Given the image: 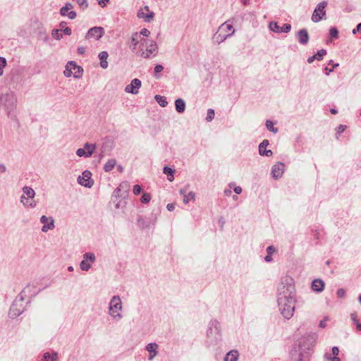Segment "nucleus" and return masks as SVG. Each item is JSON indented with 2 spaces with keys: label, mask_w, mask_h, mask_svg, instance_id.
I'll use <instances>...</instances> for the list:
<instances>
[{
  "label": "nucleus",
  "mask_w": 361,
  "mask_h": 361,
  "mask_svg": "<svg viewBox=\"0 0 361 361\" xmlns=\"http://www.w3.org/2000/svg\"><path fill=\"white\" fill-rule=\"evenodd\" d=\"M17 106V97L11 90L0 94V108L3 109L8 118L13 119L16 117L15 110Z\"/></svg>",
  "instance_id": "f257e3e1"
},
{
  "label": "nucleus",
  "mask_w": 361,
  "mask_h": 361,
  "mask_svg": "<svg viewBox=\"0 0 361 361\" xmlns=\"http://www.w3.org/2000/svg\"><path fill=\"white\" fill-rule=\"evenodd\" d=\"M277 302L283 317L286 319H290L295 312V296L278 297Z\"/></svg>",
  "instance_id": "f03ea898"
},
{
  "label": "nucleus",
  "mask_w": 361,
  "mask_h": 361,
  "mask_svg": "<svg viewBox=\"0 0 361 361\" xmlns=\"http://www.w3.org/2000/svg\"><path fill=\"white\" fill-rule=\"evenodd\" d=\"M30 288V285H27L23 290L16 296L13 302L10 310L9 317L11 318H16L20 316L25 310V305H24L25 297L26 296L27 289Z\"/></svg>",
  "instance_id": "7ed1b4c3"
},
{
  "label": "nucleus",
  "mask_w": 361,
  "mask_h": 361,
  "mask_svg": "<svg viewBox=\"0 0 361 361\" xmlns=\"http://www.w3.org/2000/svg\"><path fill=\"white\" fill-rule=\"evenodd\" d=\"M317 339L316 333H310L298 340V346L302 352L299 354L298 361H302L303 353H307L312 350Z\"/></svg>",
  "instance_id": "20e7f679"
},
{
  "label": "nucleus",
  "mask_w": 361,
  "mask_h": 361,
  "mask_svg": "<svg viewBox=\"0 0 361 361\" xmlns=\"http://www.w3.org/2000/svg\"><path fill=\"white\" fill-rule=\"evenodd\" d=\"M295 296L294 279L290 276H284L281 279L278 287V297Z\"/></svg>",
  "instance_id": "39448f33"
},
{
  "label": "nucleus",
  "mask_w": 361,
  "mask_h": 361,
  "mask_svg": "<svg viewBox=\"0 0 361 361\" xmlns=\"http://www.w3.org/2000/svg\"><path fill=\"white\" fill-rule=\"evenodd\" d=\"M207 337L208 341L212 344H217L221 341L220 323L216 320H211L208 325L207 331Z\"/></svg>",
  "instance_id": "423d86ee"
},
{
  "label": "nucleus",
  "mask_w": 361,
  "mask_h": 361,
  "mask_svg": "<svg viewBox=\"0 0 361 361\" xmlns=\"http://www.w3.org/2000/svg\"><path fill=\"white\" fill-rule=\"evenodd\" d=\"M235 30L231 24L225 22L219 27L218 31L214 34L213 39L217 44H221L228 37L232 36Z\"/></svg>",
  "instance_id": "0eeeda50"
},
{
  "label": "nucleus",
  "mask_w": 361,
  "mask_h": 361,
  "mask_svg": "<svg viewBox=\"0 0 361 361\" xmlns=\"http://www.w3.org/2000/svg\"><path fill=\"white\" fill-rule=\"evenodd\" d=\"M109 314L115 319L120 320L122 315L120 312L122 310V302L118 295H114L109 302Z\"/></svg>",
  "instance_id": "6e6552de"
},
{
  "label": "nucleus",
  "mask_w": 361,
  "mask_h": 361,
  "mask_svg": "<svg viewBox=\"0 0 361 361\" xmlns=\"http://www.w3.org/2000/svg\"><path fill=\"white\" fill-rule=\"evenodd\" d=\"M82 67L78 66L75 61H70L67 63L63 73L66 77H71L73 75L75 78H80L82 77Z\"/></svg>",
  "instance_id": "1a4fd4ad"
},
{
  "label": "nucleus",
  "mask_w": 361,
  "mask_h": 361,
  "mask_svg": "<svg viewBox=\"0 0 361 361\" xmlns=\"http://www.w3.org/2000/svg\"><path fill=\"white\" fill-rule=\"evenodd\" d=\"M327 1H323L319 3L314 8L312 15V20L314 23H318L321 21L326 16V7L327 6Z\"/></svg>",
  "instance_id": "9d476101"
},
{
  "label": "nucleus",
  "mask_w": 361,
  "mask_h": 361,
  "mask_svg": "<svg viewBox=\"0 0 361 361\" xmlns=\"http://www.w3.org/2000/svg\"><path fill=\"white\" fill-rule=\"evenodd\" d=\"M95 255L92 252H86L83 255V259L80 264L81 270L87 271L91 268V263L94 262Z\"/></svg>",
  "instance_id": "9b49d317"
},
{
  "label": "nucleus",
  "mask_w": 361,
  "mask_h": 361,
  "mask_svg": "<svg viewBox=\"0 0 361 361\" xmlns=\"http://www.w3.org/2000/svg\"><path fill=\"white\" fill-rule=\"evenodd\" d=\"M269 29L271 32L276 33H288L291 30V25L289 23H285L282 27H280L277 22L271 21L269 23Z\"/></svg>",
  "instance_id": "f8f14e48"
},
{
  "label": "nucleus",
  "mask_w": 361,
  "mask_h": 361,
  "mask_svg": "<svg viewBox=\"0 0 361 361\" xmlns=\"http://www.w3.org/2000/svg\"><path fill=\"white\" fill-rule=\"evenodd\" d=\"M92 173L85 170L82 172V176H79L78 178V182L81 185L85 188H91L93 185V180L91 179Z\"/></svg>",
  "instance_id": "ddd939ff"
},
{
  "label": "nucleus",
  "mask_w": 361,
  "mask_h": 361,
  "mask_svg": "<svg viewBox=\"0 0 361 361\" xmlns=\"http://www.w3.org/2000/svg\"><path fill=\"white\" fill-rule=\"evenodd\" d=\"M104 30L102 27H93L90 28L85 35V38L89 39L94 38V39H99L103 37Z\"/></svg>",
  "instance_id": "4468645a"
},
{
  "label": "nucleus",
  "mask_w": 361,
  "mask_h": 361,
  "mask_svg": "<svg viewBox=\"0 0 361 361\" xmlns=\"http://www.w3.org/2000/svg\"><path fill=\"white\" fill-rule=\"evenodd\" d=\"M141 85V80L138 78H134L131 80L130 84L126 86L125 91L127 93L137 94L139 92Z\"/></svg>",
  "instance_id": "2eb2a0df"
},
{
  "label": "nucleus",
  "mask_w": 361,
  "mask_h": 361,
  "mask_svg": "<svg viewBox=\"0 0 361 361\" xmlns=\"http://www.w3.org/2000/svg\"><path fill=\"white\" fill-rule=\"evenodd\" d=\"M40 222L44 224L42 227V231L44 233L47 232L49 230H52L55 227L54 221L52 217L48 218L45 215H42L40 218Z\"/></svg>",
  "instance_id": "dca6fc26"
},
{
  "label": "nucleus",
  "mask_w": 361,
  "mask_h": 361,
  "mask_svg": "<svg viewBox=\"0 0 361 361\" xmlns=\"http://www.w3.org/2000/svg\"><path fill=\"white\" fill-rule=\"evenodd\" d=\"M73 8V6L71 3H66L65 6H63L60 9V14L63 16H68V18L73 20L76 18V13L73 11H71Z\"/></svg>",
  "instance_id": "f3484780"
},
{
  "label": "nucleus",
  "mask_w": 361,
  "mask_h": 361,
  "mask_svg": "<svg viewBox=\"0 0 361 361\" xmlns=\"http://www.w3.org/2000/svg\"><path fill=\"white\" fill-rule=\"evenodd\" d=\"M159 345L156 343H149L146 347L145 350L149 352L148 360L152 361L154 357L158 355Z\"/></svg>",
  "instance_id": "a211bd4d"
},
{
  "label": "nucleus",
  "mask_w": 361,
  "mask_h": 361,
  "mask_svg": "<svg viewBox=\"0 0 361 361\" xmlns=\"http://www.w3.org/2000/svg\"><path fill=\"white\" fill-rule=\"evenodd\" d=\"M158 46L156 42H152L145 51H142L141 56L145 59L150 58L152 55L155 56L157 53Z\"/></svg>",
  "instance_id": "6ab92c4d"
},
{
  "label": "nucleus",
  "mask_w": 361,
  "mask_h": 361,
  "mask_svg": "<svg viewBox=\"0 0 361 361\" xmlns=\"http://www.w3.org/2000/svg\"><path fill=\"white\" fill-rule=\"evenodd\" d=\"M284 172V164L279 162L274 164L271 168V176L274 178L278 179L281 178Z\"/></svg>",
  "instance_id": "aec40b11"
},
{
  "label": "nucleus",
  "mask_w": 361,
  "mask_h": 361,
  "mask_svg": "<svg viewBox=\"0 0 361 361\" xmlns=\"http://www.w3.org/2000/svg\"><path fill=\"white\" fill-rule=\"evenodd\" d=\"M295 36L298 42L302 45H305L309 42L310 36L307 30L305 28L298 30Z\"/></svg>",
  "instance_id": "412c9836"
},
{
  "label": "nucleus",
  "mask_w": 361,
  "mask_h": 361,
  "mask_svg": "<svg viewBox=\"0 0 361 361\" xmlns=\"http://www.w3.org/2000/svg\"><path fill=\"white\" fill-rule=\"evenodd\" d=\"M325 283L323 280L316 279L312 282V290L316 293H321L324 290Z\"/></svg>",
  "instance_id": "4be33fe9"
},
{
  "label": "nucleus",
  "mask_w": 361,
  "mask_h": 361,
  "mask_svg": "<svg viewBox=\"0 0 361 361\" xmlns=\"http://www.w3.org/2000/svg\"><path fill=\"white\" fill-rule=\"evenodd\" d=\"M22 80L23 78L20 73H16L13 74L11 77V81H13V82H16V85H13V88L18 89L19 87H21L23 85Z\"/></svg>",
  "instance_id": "5701e85b"
},
{
  "label": "nucleus",
  "mask_w": 361,
  "mask_h": 361,
  "mask_svg": "<svg viewBox=\"0 0 361 361\" xmlns=\"http://www.w3.org/2000/svg\"><path fill=\"white\" fill-rule=\"evenodd\" d=\"M130 188V184L128 181L122 182L119 186L114 190V195L115 196H118V192L121 191H123L125 194L128 193V191Z\"/></svg>",
  "instance_id": "b1692460"
},
{
  "label": "nucleus",
  "mask_w": 361,
  "mask_h": 361,
  "mask_svg": "<svg viewBox=\"0 0 361 361\" xmlns=\"http://www.w3.org/2000/svg\"><path fill=\"white\" fill-rule=\"evenodd\" d=\"M175 108L178 113L183 114L185 112V101L181 99L178 98L175 100Z\"/></svg>",
  "instance_id": "393cba45"
},
{
  "label": "nucleus",
  "mask_w": 361,
  "mask_h": 361,
  "mask_svg": "<svg viewBox=\"0 0 361 361\" xmlns=\"http://www.w3.org/2000/svg\"><path fill=\"white\" fill-rule=\"evenodd\" d=\"M98 56L100 60V66L102 68H104V69L108 67V62H107V59L109 56L108 53L105 51H103L99 54Z\"/></svg>",
  "instance_id": "a878e982"
},
{
  "label": "nucleus",
  "mask_w": 361,
  "mask_h": 361,
  "mask_svg": "<svg viewBox=\"0 0 361 361\" xmlns=\"http://www.w3.org/2000/svg\"><path fill=\"white\" fill-rule=\"evenodd\" d=\"M137 17L139 18H143L145 22L149 23L151 22L154 17V13L153 11L149 12L148 13L145 14L142 11H139L137 13Z\"/></svg>",
  "instance_id": "bb28decb"
},
{
  "label": "nucleus",
  "mask_w": 361,
  "mask_h": 361,
  "mask_svg": "<svg viewBox=\"0 0 361 361\" xmlns=\"http://www.w3.org/2000/svg\"><path fill=\"white\" fill-rule=\"evenodd\" d=\"M239 354L235 350H232L227 353L224 357V361H237Z\"/></svg>",
  "instance_id": "cd10ccee"
},
{
  "label": "nucleus",
  "mask_w": 361,
  "mask_h": 361,
  "mask_svg": "<svg viewBox=\"0 0 361 361\" xmlns=\"http://www.w3.org/2000/svg\"><path fill=\"white\" fill-rule=\"evenodd\" d=\"M163 173L167 176V179L169 181H173L174 179L175 170L166 166L163 168Z\"/></svg>",
  "instance_id": "c85d7f7f"
},
{
  "label": "nucleus",
  "mask_w": 361,
  "mask_h": 361,
  "mask_svg": "<svg viewBox=\"0 0 361 361\" xmlns=\"http://www.w3.org/2000/svg\"><path fill=\"white\" fill-rule=\"evenodd\" d=\"M116 164V160L115 159H111L107 161V162L104 164V170L106 172L111 171L115 166Z\"/></svg>",
  "instance_id": "c756f323"
},
{
  "label": "nucleus",
  "mask_w": 361,
  "mask_h": 361,
  "mask_svg": "<svg viewBox=\"0 0 361 361\" xmlns=\"http://www.w3.org/2000/svg\"><path fill=\"white\" fill-rule=\"evenodd\" d=\"M156 102L161 106L165 107L168 104V102L166 98L164 96H161L159 94H156L154 97Z\"/></svg>",
  "instance_id": "7c9ffc66"
},
{
  "label": "nucleus",
  "mask_w": 361,
  "mask_h": 361,
  "mask_svg": "<svg viewBox=\"0 0 361 361\" xmlns=\"http://www.w3.org/2000/svg\"><path fill=\"white\" fill-rule=\"evenodd\" d=\"M23 192L24 195H26L27 196V197L31 198V199L34 198V197L35 195V190L32 188L28 187V186H24L23 188Z\"/></svg>",
  "instance_id": "2f4dec72"
},
{
  "label": "nucleus",
  "mask_w": 361,
  "mask_h": 361,
  "mask_svg": "<svg viewBox=\"0 0 361 361\" xmlns=\"http://www.w3.org/2000/svg\"><path fill=\"white\" fill-rule=\"evenodd\" d=\"M328 64L331 65L332 68H329L327 66L324 68L325 73L326 75H329V74L334 71V68L339 66V63H334L333 60H330Z\"/></svg>",
  "instance_id": "473e14b6"
},
{
  "label": "nucleus",
  "mask_w": 361,
  "mask_h": 361,
  "mask_svg": "<svg viewBox=\"0 0 361 361\" xmlns=\"http://www.w3.org/2000/svg\"><path fill=\"white\" fill-rule=\"evenodd\" d=\"M76 154L80 157L88 158L91 157V152H87L83 148H79L76 150Z\"/></svg>",
  "instance_id": "72a5a7b5"
},
{
  "label": "nucleus",
  "mask_w": 361,
  "mask_h": 361,
  "mask_svg": "<svg viewBox=\"0 0 361 361\" xmlns=\"http://www.w3.org/2000/svg\"><path fill=\"white\" fill-rule=\"evenodd\" d=\"M139 34L137 32H134L130 38V43L133 45L132 50L134 51L136 49V47L139 42L138 40Z\"/></svg>",
  "instance_id": "f704fd0d"
},
{
  "label": "nucleus",
  "mask_w": 361,
  "mask_h": 361,
  "mask_svg": "<svg viewBox=\"0 0 361 361\" xmlns=\"http://www.w3.org/2000/svg\"><path fill=\"white\" fill-rule=\"evenodd\" d=\"M66 22H61L60 23V30L62 31L65 35H71L72 32L71 29L68 27H66Z\"/></svg>",
  "instance_id": "c9c22d12"
},
{
  "label": "nucleus",
  "mask_w": 361,
  "mask_h": 361,
  "mask_svg": "<svg viewBox=\"0 0 361 361\" xmlns=\"http://www.w3.org/2000/svg\"><path fill=\"white\" fill-rule=\"evenodd\" d=\"M83 149H85V150L87 152H91V156H92V154L94 153V152L95 151V149H97V145L95 143L91 144L89 142H86L84 145Z\"/></svg>",
  "instance_id": "e433bc0d"
},
{
  "label": "nucleus",
  "mask_w": 361,
  "mask_h": 361,
  "mask_svg": "<svg viewBox=\"0 0 361 361\" xmlns=\"http://www.w3.org/2000/svg\"><path fill=\"white\" fill-rule=\"evenodd\" d=\"M163 70H164V66L162 65H160V64L156 65L154 67V78H156L157 79L160 78L161 75H159V73L161 71H163Z\"/></svg>",
  "instance_id": "4c0bfd02"
},
{
  "label": "nucleus",
  "mask_w": 361,
  "mask_h": 361,
  "mask_svg": "<svg viewBox=\"0 0 361 361\" xmlns=\"http://www.w3.org/2000/svg\"><path fill=\"white\" fill-rule=\"evenodd\" d=\"M195 197V193L194 192H189L187 195H185L183 197L184 204H187L189 203L190 200H194Z\"/></svg>",
  "instance_id": "58836bf2"
},
{
  "label": "nucleus",
  "mask_w": 361,
  "mask_h": 361,
  "mask_svg": "<svg viewBox=\"0 0 361 361\" xmlns=\"http://www.w3.org/2000/svg\"><path fill=\"white\" fill-rule=\"evenodd\" d=\"M266 128L271 132L276 133L278 128L274 126V123L271 121L267 120L266 121Z\"/></svg>",
  "instance_id": "ea45409f"
},
{
  "label": "nucleus",
  "mask_w": 361,
  "mask_h": 361,
  "mask_svg": "<svg viewBox=\"0 0 361 361\" xmlns=\"http://www.w3.org/2000/svg\"><path fill=\"white\" fill-rule=\"evenodd\" d=\"M329 35L332 39H337L338 37V30L336 27H331L329 29Z\"/></svg>",
  "instance_id": "a19ab883"
},
{
  "label": "nucleus",
  "mask_w": 361,
  "mask_h": 361,
  "mask_svg": "<svg viewBox=\"0 0 361 361\" xmlns=\"http://www.w3.org/2000/svg\"><path fill=\"white\" fill-rule=\"evenodd\" d=\"M269 145V142L268 140H264L259 145V154L261 153L264 150H267V147Z\"/></svg>",
  "instance_id": "79ce46f5"
},
{
  "label": "nucleus",
  "mask_w": 361,
  "mask_h": 361,
  "mask_svg": "<svg viewBox=\"0 0 361 361\" xmlns=\"http://www.w3.org/2000/svg\"><path fill=\"white\" fill-rule=\"evenodd\" d=\"M326 54V49H320L317 51V52L314 54L316 56V59L318 61H321L323 59L324 56Z\"/></svg>",
  "instance_id": "37998d69"
},
{
  "label": "nucleus",
  "mask_w": 361,
  "mask_h": 361,
  "mask_svg": "<svg viewBox=\"0 0 361 361\" xmlns=\"http://www.w3.org/2000/svg\"><path fill=\"white\" fill-rule=\"evenodd\" d=\"M29 285L30 286V288L29 289H27L26 293H29L31 297L36 296L42 290V289H39L38 291H35V290H34L35 288V286H31L30 284Z\"/></svg>",
  "instance_id": "c03bdc74"
},
{
  "label": "nucleus",
  "mask_w": 361,
  "mask_h": 361,
  "mask_svg": "<svg viewBox=\"0 0 361 361\" xmlns=\"http://www.w3.org/2000/svg\"><path fill=\"white\" fill-rule=\"evenodd\" d=\"M151 200V195L149 193H143L140 197V201L143 204L149 203Z\"/></svg>",
  "instance_id": "a18cd8bd"
},
{
  "label": "nucleus",
  "mask_w": 361,
  "mask_h": 361,
  "mask_svg": "<svg viewBox=\"0 0 361 361\" xmlns=\"http://www.w3.org/2000/svg\"><path fill=\"white\" fill-rule=\"evenodd\" d=\"M214 115H215L214 110L212 109H209L207 110V117H206V121L207 122L212 121L214 119Z\"/></svg>",
  "instance_id": "49530a36"
},
{
  "label": "nucleus",
  "mask_w": 361,
  "mask_h": 361,
  "mask_svg": "<svg viewBox=\"0 0 361 361\" xmlns=\"http://www.w3.org/2000/svg\"><path fill=\"white\" fill-rule=\"evenodd\" d=\"M324 357L326 360L329 361H341V359L338 356H332V355L329 353H326Z\"/></svg>",
  "instance_id": "de8ad7c7"
},
{
  "label": "nucleus",
  "mask_w": 361,
  "mask_h": 361,
  "mask_svg": "<svg viewBox=\"0 0 361 361\" xmlns=\"http://www.w3.org/2000/svg\"><path fill=\"white\" fill-rule=\"evenodd\" d=\"M60 30H58V29H54L51 32V36L53 38H54L55 39H60L62 38V34L60 33Z\"/></svg>",
  "instance_id": "09e8293b"
},
{
  "label": "nucleus",
  "mask_w": 361,
  "mask_h": 361,
  "mask_svg": "<svg viewBox=\"0 0 361 361\" xmlns=\"http://www.w3.org/2000/svg\"><path fill=\"white\" fill-rule=\"evenodd\" d=\"M346 128V126H344V125H339L337 128H336V139H338L340 135L344 132V130H345Z\"/></svg>",
  "instance_id": "8fccbe9b"
},
{
  "label": "nucleus",
  "mask_w": 361,
  "mask_h": 361,
  "mask_svg": "<svg viewBox=\"0 0 361 361\" xmlns=\"http://www.w3.org/2000/svg\"><path fill=\"white\" fill-rule=\"evenodd\" d=\"M6 66V59L0 56V75L3 74V68Z\"/></svg>",
  "instance_id": "3c124183"
},
{
  "label": "nucleus",
  "mask_w": 361,
  "mask_h": 361,
  "mask_svg": "<svg viewBox=\"0 0 361 361\" xmlns=\"http://www.w3.org/2000/svg\"><path fill=\"white\" fill-rule=\"evenodd\" d=\"M133 192L135 195H137L142 192V187L140 185H135L133 189Z\"/></svg>",
  "instance_id": "603ef678"
},
{
  "label": "nucleus",
  "mask_w": 361,
  "mask_h": 361,
  "mask_svg": "<svg viewBox=\"0 0 361 361\" xmlns=\"http://www.w3.org/2000/svg\"><path fill=\"white\" fill-rule=\"evenodd\" d=\"M228 185H229L230 188H228V189L226 188L224 191V195L228 197L231 195V194H232L231 188H232V187H233L235 185V184L233 183H229Z\"/></svg>",
  "instance_id": "864d4df0"
},
{
  "label": "nucleus",
  "mask_w": 361,
  "mask_h": 361,
  "mask_svg": "<svg viewBox=\"0 0 361 361\" xmlns=\"http://www.w3.org/2000/svg\"><path fill=\"white\" fill-rule=\"evenodd\" d=\"M51 357H52V353L50 354L48 352L44 353L42 356V361H49L50 360H51Z\"/></svg>",
  "instance_id": "5fc2aeb1"
},
{
  "label": "nucleus",
  "mask_w": 361,
  "mask_h": 361,
  "mask_svg": "<svg viewBox=\"0 0 361 361\" xmlns=\"http://www.w3.org/2000/svg\"><path fill=\"white\" fill-rule=\"evenodd\" d=\"M106 145H103L101 149V152L99 154V159H102L106 155Z\"/></svg>",
  "instance_id": "6e6d98bb"
},
{
  "label": "nucleus",
  "mask_w": 361,
  "mask_h": 361,
  "mask_svg": "<svg viewBox=\"0 0 361 361\" xmlns=\"http://www.w3.org/2000/svg\"><path fill=\"white\" fill-rule=\"evenodd\" d=\"M259 154L264 157H271L273 154V152L271 149H267L262 151Z\"/></svg>",
  "instance_id": "4d7b16f0"
},
{
  "label": "nucleus",
  "mask_w": 361,
  "mask_h": 361,
  "mask_svg": "<svg viewBox=\"0 0 361 361\" xmlns=\"http://www.w3.org/2000/svg\"><path fill=\"white\" fill-rule=\"evenodd\" d=\"M336 294L338 298H343L345 295V290L343 288H338Z\"/></svg>",
  "instance_id": "13d9d810"
},
{
  "label": "nucleus",
  "mask_w": 361,
  "mask_h": 361,
  "mask_svg": "<svg viewBox=\"0 0 361 361\" xmlns=\"http://www.w3.org/2000/svg\"><path fill=\"white\" fill-rule=\"evenodd\" d=\"M276 248L273 245H269L267 247V252L269 255H272L276 252Z\"/></svg>",
  "instance_id": "bf43d9fd"
},
{
  "label": "nucleus",
  "mask_w": 361,
  "mask_h": 361,
  "mask_svg": "<svg viewBox=\"0 0 361 361\" xmlns=\"http://www.w3.org/2000/svg\"><path fill=\"white\" fill-rule=\"evenodd\" d=\"M140 35L145 37H148L150 35V32L147 28H142L140 32Z\"/></svg>",
  "instance_id": "052dcab7"
},
{
  "label": "nucleus",
  "mask_w": 361,
  "mask_h": 361,
  "mask_svg": "<svg viewBox=\"0 0 361 361\" xmlns=\"http://www.w3.org/2000/svg\"><path fill=\"white\" fill-rule=\"evenodd\" d=\"M332 351V355L334 356H338L339 354V348L337 346H334L331 349Z\"/></svg>",
  "instance_id": "680f3d73"
},
{
  "label": "nucleus",
  "mask_w": 361,
  "mask_h": 361,
  "mask_svg": "<svg viewBox=\"0 0 361 361\" xmlns=\"http://www.w3.org/2000/svg\"><path fill=\"white\" fill-rule=\"evenodd\" d=\"M328 317H325L323 320H321L319 324V326L320 328H324L326 326V321L328 320Z\"/></svg>",
  "instance_id": "e2e57ef3"
},
{
  "label": "nucleus",
  "mask_w": 361,
  "mask_h": 361,
  "mask_svg": "<svg viewBox=\"0 0 361 361\" xmlns=\"http://www.w3.org/2000/svg\"><path fill=\"white\" fill-rule=\"evenodd\" d=\"M350 319L354 323H356V324L357 323L358 319H357V314L355 312L350 314Z\"/></svg>",
  "instance_id": "0e129e2a"
},
{
  "label": "nucleus",
  "mask_w": 361,
  "mask_h": 361,
  "mask_svg": "<svg viewBox=\"0 0 361 361\" xmlns=\"http://www.w3.org/2000/svg\"><path fill=\"white\" fill-rule=\"evenodd\" d=\"M233 190L234 192L237 195H239L242 192V188L240 186H234Z\"/></svg>",
  "instance_id": "69168bd1"
},
{
  "label": "nucleus",
  "mask_w": 361,
  "mask_h": 361,
  "mask_svg": "<svg viewBox=\"0 0 361 361\" xmlns=\"http://www.w3.org/2000/svg\"><path fill=\"white\" fill-rule=\"evenodd\" d=\"M166 208L169 211L171 212L175 209V204L173 203H169L166 205Z\"/></svg>",
  "instance_id": "338daca9"
},
{
  "label": "nucleus",
  "mask_w": 361,
  "mask_h": 361,
  "mask_svg": "<svg viewBox=\"0 0 361 361\" xmlns=\"http://www.w3.org/2000/svg\"><path fill=\"white\" fill-rule=\"evenodd\" d=\"M58 360V353L55 351H54L52 353V357H51V360H50L49 361H57Z\"/></svg>",
  "instance_id": "774afa93"
}]
</instances>
